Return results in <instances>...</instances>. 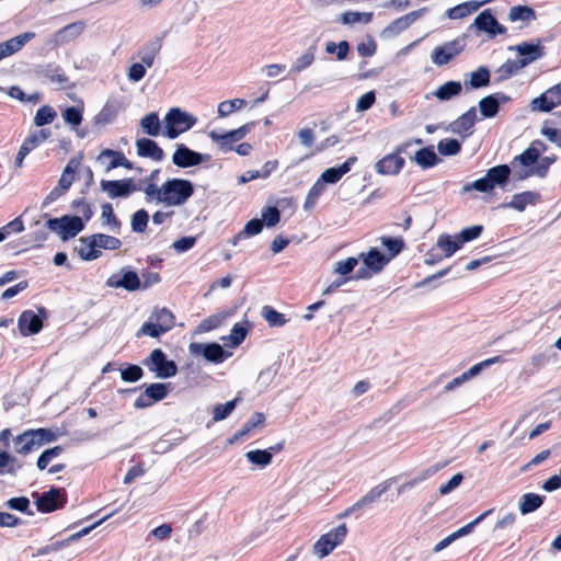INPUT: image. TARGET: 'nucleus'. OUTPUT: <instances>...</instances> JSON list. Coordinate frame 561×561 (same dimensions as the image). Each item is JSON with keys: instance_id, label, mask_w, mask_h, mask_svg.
Segmentation results:
<instances>
[{"instance_id": "nucleus-10", "label": "nucleus", "mask_w": 561, "mask_h": 561, "mask_svg": "<svg viewBox=\"0 0 561 561\" xmlns=\"http://www.w3.org/2000/svg\"><path fill=\"white\" fill-rule=\"evenodd\" d=\"M359 257L363 260L365 268H360L356 272L355 278L357 279L367 278L370 277L371 273L380 272L390 261V257H387V255L376 248L370 249L366 253H360Z\"/></svg>"}, {"instance_id": "nucleus-37", "label": "nucleus", "mask_w": 561, "mask_h": 561, "mask_svg": "<svg viewBox=\"0 0 561 561\" xmlns=\"http://www.w3.org/2000/svg\"><path fill=\"white\" fill-rule=\"evenodd\" d=\"M545 497L542 495L536 493H526L520 497L518 507L523 515H527L529 513L538 510L542 503Z\"/></svg>"}, {"instance_id": "nucleus-55", "label": "nucleus", "mask_w": 561, "mask_h": 561, "mask_svg": "<svg viewBox=\"0 0 561 561\" xmlns=\"http://www.w3.org/2000/svg\"><path fill=\"white\" fill-rule=\"evenodd\" d=\"M209 138L218 145L219 149L224 152L233 150V142H237L236 140H232L231 137H229V131L225 134H220L216 130L209 131Z\"/></svg>"}, {"instance_id": "nucleus-35", "label": "nucleus", "mask_w": 561, "mask_h": 561, "mask_svg": "<svg viewBox=\"0 0 561 561\" xmlns=\"http://www.w3.org/2000/svg\"><path fill=\"white\" fill-rule=\"evenodd\" d=\"M516 51L519 55V60L526 62V66L536 59L540 58L542 53L539 45H534L529 43H522L515 47Z\"/></svg>"}, {"instance_id": "nucleus-6", "label": "nucleus", "mask_w": 561, "mask_h": 561, "mask_svg": "<svg viewBox=\"0 0 561 561\" xmlns=\"http://www.w3.org/2000/svg\"><path fill=\"white\" fill-rule=\"evenodd\" d=\"M174 319L173 313L169 309H158L152 312L149 320L141 325L140 333L151 337H158L173 328Z\"/></svg>"}, {"instance_id": "nucleus-38", "label": "nucleus", "mask_w": 561, "mask_h": 561, "mask_svg": "<svg viewBox=\"0 0 561 561\" xmlns=\"http://www.w3.org/2000/svg\"><path fill=\"white\" fill-rule=\"evenodd\" d=\"M79 167H80L79 159H77V158L70 159L61 173V176L58 181V185H60V187L68 191L75 181V175H76Z\"/></svg>"}, {"instance_id": "nucleus-12", "label": "nucleus", "mask_w": 561, "mask_h": 561, "mask_svg": "<svg viewBox=\"0 0 561 561\" xmlns=\"http://www.w3.org/2000/svg\"><path fill=\"white\" fill-rule=\"evenodd\" d=\"M101 190L107 194L110 198L128 197L131 193L140 191V186L133 179L124 180H102Z\"/></svg>"}, {"instance_id": "nucleus-57", "label": "nucleus", "mask_w": 561, "mask_h": 561, "mask_svg": "<svg viewBox=\"0 0 561 561\" xmlns=\"http://www.w3.org/2000/svg\"><path fill=\"white\" fill-rule=\"evenodd\" d=\"M238 399L228 401L225 404H217L213 409V421L219 422L227 419L236 409Z\"/></svg>"}, {"instance_id": "nucleus-53", "label": "nucleus", "mask_w": 561, "mask_h": 561, "mask_svg": "<svg viewBox=\"0 0 561 561\" xmlns=\"http://www.w3.org/2000/svg\"><path fill=\"white\" fill-rule=\"evenodd\" d=\"M494 512V508H489L482 514H480L477 518L468 523L467 525L462 526L458 530L451 533V535L455 537V540H457L460 537H463L466 535H469L476 526H478L481 522H483L488 516H490Z\"/></svg>"}, {"instance_id": "nucleus-16", "label": "nucleus", "mask_w": 561, "mask_h": 561, "mask_svg": "<svg viewBox=\"0 0 561 561\" xmlns=\"http://www.w3.org/2000/svg\"><path fill=\"white\" fill-rule=\"evenodd\" d=\"M210 159L209 154H203L191 150L183 144L176 146L172 156V162L179 168H191L206 162Z\"/></svg>"}, {"instance_id": "nucleus-62", "label": "nucleus", "mask_w": 561, "mask_h": 561, "mask_svg": "<svg viewBox=\"0 0 561 561\" xmlns=\"http://www.w3.org/2000/svg\"><path fill=\"white\" fill-rule=\"evenodd\" d=\"M248 334L247 328L243 325L236 323L231 332L228 336L222 337L224 342H229L232 346H238L240 343H242Z\"/></svg>"}, {"instance_id": "nucleus-26", "label": "nucleus", "mask_w": 561, "mask_h": 561, "mask_svg": "<svg viewBox=\"0 0 561 561\" xmlns=\"http://www.w3.org/2000/svg\"><path fill=\"white\" fill-rule=\"evenodd\" d=\"M357 160L356 157H350L344 163H342L339 168H329L325 169L319 180H321L324 184H335L337 183L344 174H346L351 167Z\"/></svg>"}, {"instance_id": "nucleus-56", "label": "nucleus", "mask_w": 561, "mask_h": 561, "mask_svg": "<svg viewBox=\"0 0 561 561\" xmlns=\"http://www.w3.org/2000/svg\"><path fill=\"white\" fill-rule=\"evenodd\" d=\"M64 451V448L61 446H55L53 448H48L44 450L38 459H37V468L39 470H44L48 467V465L56 459L61 453Z\"/></svg>"}, {"instance_id": "nucleus-8", "label": "nucleus", "mask_w": 561, "mask_h": 561, "mask_svg": "<svg viewBox=\"0 0 561 561\" xmlns=\"http://www.w3.org/2000/svg\"><path fill=\"white\" fill-rule=\"evenodd\" d=\"M347 526L341 524L337 527L331 529L327 534H323L313 545V553L319 558L323 559L329 556L337 546H340L346 535Z\"/></svg>"}, {"instance_id": "nucleus-44", "label": "nucleus", "mask_w": 561, "mask_h": 561, "mask_svg": "<svg viewBox=\"0 0 561 561\" xmlns=\"http://www.w3.org/2000/svg\"><path fill=\"white\" fill-rule=\"evenodd\" d=\"M414 161L423 169L432 168L438 162V157L433 148L427 147L420 149L414 154Z\"/></svg>"}, {"instance_id": "nucleus-39", "label": "nucleus", "mask_w": 561, "mask_h": 561, "mask_svg": "<svg viewBox=\"0 0 561 561\" xmlns=\"http://www.w3.org/2000/svg\"><path fill=\"white\" fill-rule=\"evenodd\" d=\"M462 85L459 81H447L436 89L434 95L440 101H449L460 94Z\"/></svg>"}, {"instance_id": "nucleus-52", "label": "nucleus", "mask_w": 561, "mask_h": 561, "mask_svg": "<svg viewBox=\"0 0 561 561\" xmlns=\"http://www.w3.org/2000/svg\"><path fill=\"white\" fill-rule=\"evenodd\" d=\"M247 102L243 99H232L218 104V116L226 117L237 110L244 107Z\"/></svg>"}, {"instance_id": "nucleus-47", "label": "nucleus", "mask_w": 561, "mask_h": 561, "mask_svg": "<svg viewBox=\"0 0 561 561\" xmlns=\"http://www.w3.org/2000/svg\"><path fill=\"white\" fill-rule=\"evenodd\" d=\"M51 133L49 129H39L32 131L23 141L21 146L26 147L31 152L39 145H42L46 139L50 137Z\"/></svg>"}, {"instance_id": "nucleus-28", "label": "nucleus", "mask_w": 561, "mask_h": 561, "mask_svg": "<svg viewBox=\"0 0 561 561\" xmlns=\"http://www.w3.org/2000/svg\"><path fill=\"white\" fill-rule=\"evenodd\" d=\"M477 119L476 107L469 108L465 114L454 121L450 125L451 131L459 135L470 134Z\"/></svg>"}, {"instance_id": "nucleus-63", "label": "nucleus", "mask_w": 561, "mask_h": 561, "mask_svg": "<svg viewBox=\"0 0 561 561\" xmlns=\"http://www.w3.org/2000/svg\"><path fill=\"white\" fill-rule=\"evenodd\" d=\"M325 51L328 54H336L337 60H344L348 55L350 45L346 41H341L339 44L328 42L325 45Z\"/></svg>"}, {"instance_id": "nucleus-58", "label": "nucleus", "mask_w": 561, "mask_h": 561, "mask_svg": "<svg viewBox=\"0 0 561 561\" xmlns=\"http://www.w3.org/2000/svg\"><path fill=\"white\" fill-rule=\"evenodd\" d=\"M461 149V145L457 139L446 138L437 144V150L443 156H455Z\"/></svg>"}, {"instance_id": "nucleus-43", "label": "nucleus", "mask_w": 561, "mask_h": 561, "mask_svg": "<svg viewBox=\"0 0 561 561\" xmlns=\"http://www.w3.org/2000/svg\"><path fill=\"white\" fill-rule=\"evenodd\" d=\"M508 19L511 22H530L536 19V12L528 5H515L510 9Z\"/></svg>"}, {"instance_id": "nucleus-25", "label": "nucleus", "mask_w": 561, "mask_h": 561, "mask_svg": "<svg viewBox=\"0 0 561 561\" xmlns=\"http://www.w3.org/2000/svg\"><path fill=\"white\" fill-rule=\"evenodd\" d=\"M43 328L42 319L32 310L23 311L19 318V329L22 335L38 333Z\"/></svg>"}, {"instance_id": "nucleus-54", "label": "nucleus", "mask_w": 561, "mask_h": 561, "mask_svg": "<svg viewBox=\"0 0 561 561\" xmlns=\"http://www.w3.org/2000/svg\"><path fill=\"white\" fill-rule=\"evenodd\" d=\"M324 188L325 184L318 179L307 194L304 208L311 209L316 205L318 198L323 194Z\"/></svg>"}, {"instance_id": "nucleus-32", "label": "nucleus", "mask_w": 561, "mask_h": 561, "mask_svg": "<svg viewBox=\"0 0 561 561\" xmlns=\"http://www.w3.org/2000/svg\"><path fill=\"white\" fill-rule=\"evenodd\" d=\"M79 256L84 261H93L101 255L96 248L93 237L81 238L80 245L77 248Z\"/></svg>"}, {"instance_id": "nucleus-59", "label": "nucleus", "mask_w": 561, "mask_h": 561, "mask_svg": "<svg viewBox=\"0 0 561 561\" xmlns=\"http://www.w3.org/2000/svg\"><path fill=\"white\" fill-rule=\"evenodd\" d=\"M56 117V112L50 106H42L37 110L35 116H34V124L37 127H42L46 124H50L54 118Z\"/></svg>"}, {"instance_id": "nucleus-34", "label": "nucleus", "mask_w": 561, "mask_h": 561, "mask_svg": "<svg viewBox=\"0 0 561 561\" xmlns=\"http://www.w3.org/2000/svg\"><path fill=\"white\" fill-rule=\"evenodd\" d=\"M140 127L144 133L151 137L162 135V126L157 113H149L140 119Z\"/></svg>"}, {"instance_id": "nucleus-20", "label": "nucleus", "mask_w": 561, "mask_h": 561, "mask_svg": "<svg viewBox=\"0 0 561 561\" xmlns=\"http://www.w3.org/2000/svg\"><path fill=\"white\" fill-rule=\"evenodd\" d=\"M426 11V8H422L396 19L383 30V34L389 36L400 34L409 28L417 19L423 16Z\"/></svg>"}, {"instance_id": "nucleus-21", "label": "nucleus", "mask_w": 561, "mask_h": 561, "mask_svg": "<svg viewBox=\"0 0 561 561\" xmlns=\"http://www.w3.org/2000/svg\"><path fill=\"white\" fill-rule=\"evenodd\" d=\"M35 37V33L25 32L0 43V61L20 51L23 46Z\"/></svg>"}, {"instance_id": "nucleus-48", "label": "nucleus", "mask_w": 561, "mask_h": 561, "mask_svg": "<svg viewBox=\"0 0 561 561\" xmlns=\"http://www.w3.org/2000/svg\"><path fill=\"white\" fill-rule=\"evenodd\" d=\"M261 316L270 324V327H283L286 324L287 319L285 314L276 311L271 306H264L261 310Z\"/></svg>"}, {"instance_id": "nucleus-23", "label": "nucleus", "mask_w": 561, "mask_h": 561, "mask_svg": "<svg viewBox=\"0 0 561 561\" xmlns=\"http://www.w3.org/2000/svg\"><path fill=\"white\" fill-rule=\"evenodd\" d=\"M98 160L102 165H104L105 171H110L117 167H124L126 169H131L130 161L128 159H126L124 153H122L119 151L105 149L99 154Z\"/></svg>"}, {"instance_id": "nucleus-1", "label": "nucleus", "mask_w": 561, "mask_h": 561, "mask_svg": "<svg viewBox=\"0 0 561 561\" xmlns=\"http://www.w3.org/2000/svg\"><path fill=\"white\" fill-rule=\"evenodd\" d=\"M194 193V185L184 179H170L161 186L149 185L145 190V198L148 203L154 202L168 207L184 205Z\"/></svg>"}, {"instance_id": "nucleus-7", "label": "nucleus", "mask_w": 561, "mask_h": 561, "mask_svg": "<svg viewBox=\"0 0 561 561\" xmlns=\"http://www.w3.org/2000/svg\"><path fill=\"white\" fill-rule=\"evenodd\" d=\"M46 226L49 230L57 233L64 241L76 237L84 228L81 217L68 215L60 218H50L47 220Z\"/></svg>"}, {"instance_id": "nucleus-18", "label": "nucleus", "mask_w": 561, "mask_h": 561, "mask_svg": "<svg viewBox=\"0 0 561 561\" xmlns=\"http://www.w3.org/2000/svg\"><path fill=\"white\" fill-rule=\"evenodd\" d=\"M561 104V84H556L530 103L531 111L550 112Z\"/></svg>"}, {"instance_id": "nucleus-30", "label": "nucleus", "mask_w": 561, "mask_h": 561, "mask_svg": "<svg viewBox=\"0 0 561 561\" xmlns=\"http://www.w3.org/2000/svg\"><path fill=\"white\" fill-rule=\"evenodd\" d=\"M540 195L537 192H522L512 196L511 202L506 207L523 211L528 205H534L539 199Z\"/></svg>"}, {"instance_id": "nucleus-17", "label": "nucleus", "mask_w": 561, "mask_h": 561, "mask_svg": "<svg viewBox=\"0 0 561 561\" xmlns=\"http://www.w3.org/2000/svg\"><path fill=\"white\" fill-rule=\"evenodd\" d=\"M471 27H474L479 32L486 33L489 38H494L496 35L506 32V28L497 22L489 9L476 16Z\"/></svg>"}, {"instance_id": "nucleus-45", "label": "nucleus", "mask_w": 561, "mask_h": 561, "mask_svg": "<svg viewBox=\"0 0 561 561\" xmlns=\"http://www.w3.org/2000/svg\"><path fill=\"white\" fill-rule=\"evenodd\" d=\"M479 107L483 117H494L500 108V100L495 95H488L479 101Z\"/></svg>"}, {"instance_id": "nucleus-51", "label": "nucleus", "mask_w": 561, "mask_h": 561, "mask_svg": "<svg viewBox=\"0 0 561 561\" xmlns=\"http://www.w3.org/2000/svg\"><path fill=\"white\" fill-rule=\"evenodd\" d=\"M96 248L101 251V249L105 250H116L122 245V242L118 238L113 236H107L103 233H96L92 236Z\"/></svg>"}, {"instance_id": "nucleus-40", "label": "nucleus", "mask_w": 561, "mask_h": 561, "mask_svg": "<svg viewBox=\"0 0 561 561\" xmlns=\"http://www.w3.org/2000/svg\"><path fill=\"white\" fill-rule=\"evenodd\" d=\"M373 19L371 12L347 11L340 15L339 21L344 25L368 24Z\"/></svg>"}, {"instance_id": "nucleus-42", "label": "nucleus", "mask_w": 561, "mask_h": 561, "mask_svg": "<svg viewBox=\"0 0 561 561\" xmlns=\"http://www.w3.org/2000/svg\"><path fill=\"white\" fill-rule=\"evenodd\" d=\"M245 457L249 462H251L256 468H265L267 467L273 459V454L270 450H249L245 453Z\"/></svg>"}, {"instance_id": "nucleus-5", "label": "nucleus", "mask_w": 561, "mask_h": 561, "mask_svg": "<svg viewBox=\"0 0 561 561\" xmlns=\"http://www.w3.org/2000/svg\"><path fill=\"white\" fill-rule=\"evenodd\" d=\"M539 158L538 149L534 147L527 148L520 154L516 156L508 167H511V173L513 179L516 181H523L530 176H537V160Z\"/></svg>"}, {"instance_id": "nucleus-60", "label": "nucleus", "mask_w": 561, "mask_h": 561, "mask_svg": "<svg viewBox=\"0 0 561 561\" xmlns=\"http://www.w3.org/2000/svg\"><path fill=\"white\" fill-rule=\"evenodd\" d=\"M144 376V370L140 366L129 364L125 368L121 369V378L125 382H136Z\"/></svg>"}, {"instance_id": "nucleus-4", "label": "nucleus", "mask_w": 561, "mask_h": 561, "mask_svg": "<svg viewBox=\"0 0 561 561\" xmlns=\"http://www.w3.org/2000/svg\"><path fill=\"white\" fill-rule=\"evenodd\" d=\"M197 119L190 113L179 107H172L164 116L162 136L169 139H175L183 133L191 129Z\"/></svg>"}, {"instance_id": "nucleus-9", "label": "nucleus", "mask_w": 561, "mask_h": 561, "mask_svg": "<svg viewBox=\"0 0 561 561\" xmlns=\"http://www.w3.org/2000/svg\"><path fill=\"white\" fill-rule=\"evenodd\" d=\"M142 365L154 373L157 378L165 379L176 375L178 366L173 360H168L165 354L160 350H153L150 355L142 360Z\"/></svg>"}, {"instance_id": "nucleus-2", "label": "nucleus", "mask_w": 561, "mask_h": 561, "mask_svg": "<svg viewBox=\"0 0 561 561\" xmlns=\"http://www.w3.org/2000/svg\"><path fill=\"white\" fill-rule=\"evenodd\" d=\"M57 439V434L48 428L27 430L13 439L14 451L19 455H28L43 445Z\"/></svg>"}, {"instance_id": "nucleus-36", "label": "nucleus", "mask_w": 561, "mask_h": 561, "mask_svg": "<svg viewBox=\"0 0 561 561\" xmlns=\"http://www.w3.org/2000/svg\"><path fill=\"white\" fill-rule=\"evenodd\" d=\"M436 247L444 252L445 257L451 256L462 245L458 240L457 236L440 234L436 241Z\"/></svg>"}, {"instance_id": "nucleus-31", "label": "nucleus", "mask_w": 561, "mask_h": 561, "mask_svg": "<svg viewBox=\"0 0 561 561\" xmlns=\"http://www.w3.org/2000/svg\"><path fill=\"white\" fill-rule=\"evenodd\" d=\"M265 422V416L261 412H255L250 420H248L242 427L237 431L233 436L229 439V444H234L244 436H247L253 428L259 425H263Z\"/></svg>"}, {"instance_id": "nucleus-61", "label": "nucleus", "mask_w": 561, "mask_h": 561, "mask_svg": "<svg viewBox=\"0 0 561 561\" xmlns=\"http://www.w3.org/2000/svg\"><path fill=\"white\" fill-rule=\"evenodd\" d=\"M280 213L277 207L266 206L261 210V221L265 224L266 227H274L279 222Z\"/></svg>"}, {"instance_id": "nucleus-41", "label": "nucleus", "mask_w": 561, "mask_h": 561, "mask_svg": "<svg viewBox=\"0 0 561 561\" xmlns=\"http://www.w3.org/2000/svg\"><path fill=\"white\" fill-rule=\"evenodd\" d=\"M316 58V46H310L301 56L296 58L290 67V72L298 73L309 68Z\"/></svg>"}, {"instance_id": "nucleus-49", "label": "nucleus", "mask_w": 561, "mask_h": 561, "mask_svg": "<svg viewBox=\"0 0 561 561\" xmlns=\"http://www.w3.org/2000/svg\"><path fill=\"white\" fill-rule=\"evenodd\" d=\"M526 67V62L520 61L518 58L514 60H507L499 69L497 73L501 80H506L513 75H516L519 70Z\"/></svg>"}, {"instance_id": "nucleus-46", "label": "nucleus", "mask_w": 561, "mask_h": 561, "mask_svg": "<svg viewBox=\"0 0 561 561\" xmlns=\"http://www.w3.org/2000/svg\"><path fill=\"white\" fill-rule=\"evenodd\" d=\"M263 229V224L260 219H251L244 228L231 241L232 245H237L239 240L259 234Z\"/></svg>"}, {"instance_id": "nucleus-29", "label": "nucleus", "mask_w": 561, "mask_h": 561, "mask_svg": "<svg viewBox=\"0 0 561 561\" xmlns=\"http://www.w3.org/2000/svg\"><path fill=\"white\" fill-rule=\"evenodd\" d=\"M490 2V0L484 1H467L460 3L454 8H450L447 11V16L451 20L462 19L478 11L483 4Z\"/></svg>"}, {"instance_id": "nucleus-11", "label": "nucleus", "mask_w": 561, "mask_h": 561, "mask_svg": "<svg viewBox=\"0 0 561 561\" xmlns=\"http://www.w3.org/2000/svg\"><path fill=\"white\" fill-rule=\"evenodd\" d=\"M110 288H123L127 291L141 289V280L138 274L128 267H123L119 273L111 275L106 280Z\"/></svg>"}, {"instance_id": "nucleus-19", "label": "nucleus", "mask_w": 561, "mask_h": 561, "mask_svg": "<svg viewBox=\"0 0 561 561\" xmlns=\"http://www.w3.org/2000/svg\"><path fill=\"white\" fill-rule=\"evenodd\" d=\"M65 501L64 490L53 488L37 499L36 507L39 512L49 513L61 507Z\"/></svg>"}, {"instance_id": "nucleus-50", "label": "nucleus", "mask_w": 561, "mask_h": 561, "mask_svg": "<svg viewBox=\"0 0 561 561\" xmlns=\"http://www.w3.org/2000/svg\"><path fill=\"white\" fill-rule=\"evenodd\" d=\"M469 84L473 89L486 87L490 83V71L485 67H479L476 71L469 75Z\"/></svg>"}, {"instance_id": "nucleus-33", "label": "nucleus", "mask_w": 561, "mask_h": 561, "mask_svg": "<svg viewBox=\"0 0 561 561\" xmlns=\"http://www.w3.org/2000/svg\"><path fill=\"white\" fill-rule=\"evenodd\" d=\"M84 27L85 24L81 21L70 23L57 32L56 39L60 43L73 41L82 34Z\"/></svg>"}, {"instance_id": "nucleus-13", "label": "nucleus", "mask_w": 561, "mask_h": 561, "mask_svg": "<svg viewBox=\"0 0 561 561\" xmlns=\"http://www.w3.org/2000/svg\"><path fill=\"white\" fill-rule=\"evenodd\" d=\"M391 486V480H386L376 486L371 488L364 496L356 501L352 506L346 508L340 517H347L352 513L369 507L376 503L382 494H385Z\"/></svg>"}, {"instance_id": "nucleus-24", "label": "nucleus", "mask_w": 561, "mask_h": 561, "mask_svg": "<svg viewBox=\"0 0 561 561\" xmlns=\"http://www.w3.org/2000/svg\"><path fill=\"white\" fill-rule=\"evenodd\" d=\"M190 350L194 354H203V356L213 363H221L225 359V351L217 343L199 344L191 343Z\"/></svg>"}, {"instance_id": "nucleus-14", "label": "nucleus", "mask_w": 561, "mask_h": 561, "mask_svg": "<svg viewBox=\"0 0 561 561\" xmlns=\"http://www.w3.org/2000/svg\"><path fill=\"white\" fill-rule=\"evenodd\" d=\"M465 44L462 39H454L440 46H436L432 54L431 60L436 66H445L451 61L463 50Z\"/></svg>"}, {"instance_id": "nucleus-22", "label": "nucleus", "mask_w": 561, "mask_h": 561, "mask_svg": "<svg viewBox=\"0 0 561 561\" xmlns=\"http://www.w3.org/2000/svg\"><path fill=\"white\" fill-rule=\"evenodd\" d=\"M404 165V159L398 153H390L376 162L375 170L378 174L394 175Z\"/></svg>"}, {"instance_id": "nucleus-27", "label": "nucleus", "mask_w": 561, "mask_h": 561, "mask_svg": "<svg viewBox=\"0 0 561 561\" xmlns=\"http://www.w3.org/2000/svg\"><path fill=\"white\" fill-rule=\"evenodd\" d=\"M136 149L138 156L150 158L158 162L164 157L163 150L157 145V142L148 138L138 139L136 141Z\"/></svg>"}, {"instance_id": "nucleus-3", "label": "nucleus", "mask_w": 561, "mask_h": 561, "mask_svg": "<svg viewBox=\"0 0 561 561\" xmlns=\"http://www.w3.org/2000/svg\"><path fill=\"white\" fill-rule=\"evenodd\" d=\"M511 175V167L507 164H500L490 168L485 175L462 187V192L467 193L476 190L481 193H490L495 186L504 187Z\"/></svg>"}, {"instance_id": "nucleus-64", "label": "nucleus", "mask_w": 561, "mask_h": 561, "mask_svg": "<svg viewBox=\"0 0 561 561\" xmlns=\"http://www.w3.org/2000/svg\"><path fill=\"white\" fill-rule=\"evenodd\" d=\"M149 220L147 210L139 209L131 217V229L135 232L141 233L146 230Z\"/></svg>"}, {"instance_id": "nucleus-15", "label": "nucleus", "mask_w": 561, "mask_h": 561, "mask_svg": "<svg viewBox=\"0 0 561 561\" xmlns=\"http://www.w3.org/2000/svg\"><path fill=\"white\" fill-rule=\"evenodd\" d=\"M169 393L168 385L165 383H150L145 388V390L139 394V397L135 400L134 407L136 409H146L154 403L167 398Z\"/></svg>"}]
</instances>
